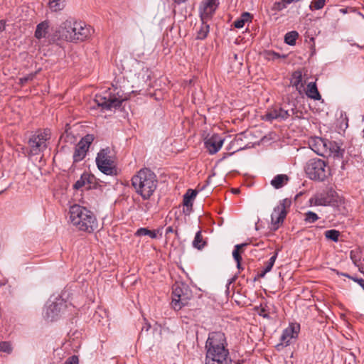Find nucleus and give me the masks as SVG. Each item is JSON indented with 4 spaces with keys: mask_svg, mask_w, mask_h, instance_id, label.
<instances>
[{
    "mask_svg": "<svg viewBox=\"0 0 364 364\" xmlns=\"http://www.w3.org/2000/svg\"><path fill=\"white\" fill-rule=\"evenodd\" d=\"M340 235V232L335 229L328 230L324 232V235L326 239L332 240L335 242L338 241Z\"/></svg>",
    "mask_w": 364,
    "mask_h": 364,
    "instance_id": "72a5a7b5",
    "label": "nucleus"
},
{
    "mask_svg": "<svg viewBox=\"0 0 364 364\" xmlns=\"http://www.w3.org/2000/svg\"><path fill=\"white\" fill-rule=\"evenodd\" d=\"M173 1L174 3H176L177 4H181L185 3L188 0H173Z\"/></svg>",
    "mask_w": 364,
    "mask_h": 364,
    "instance_id": "864d4df0",
    "label": "nucleus"
},
{
    "mask_svg": "<svg viewBox=\"0 0 364 364\" xmlns=\"http://www.w3.org/2000/svg\"><path fill=\"white\" fill-rule=\"evenodd\" d=\"M7 188H6L4 190H3V191H0V194H1V193L4 192Z\"/></svg>",
    "mask_w": 364,
    "mask_h": 364,
    "instance_id": "bf43d9fd",
    "label": "nucleus"
},
{
    "mask_svg": "<svg viewBox=\"0 0 364 364\" xmlns=\"http://www.w3.org/2000/svg\"><path fill=\"white\" fill-rule=\"evenodd\" d=\"M226 337L223 332H211L205 343V364H230Z\"/></svg>",
    "mask_w": 364,
    "mask_h": 364,
    "instance_id": "f257e3e1",
    "label": "nucleus"
},
{
    "mask_svg": "<svg viewBox=\"0 0 364 364\" xmlns=\"http://www.w3.org/2000/svg\"><path fill=\"white\" fill-rule=\"evenodd\" d=\"M267 308H268L267 306H261L259 308L257 307V314L259 316H262L267 319H270L271 317H270L269 313L268 312Z\"/></svg>",
    "mask_w": 364,
    "mask_h": 364,
    "instance_id": "4c0bfd02",
    "label": "nucleus"
},
{
    "mask_svg": "<svg viewBox=\"0 0 364 364\" xmlns=\"http://www.w3.org/2000/svg\"><path fill=\"white\" fill-rule=\"evenodd\" d=\"M132 185L135 192L146 200L150 199L157 188V176L151 169L144 168L132 176Z\"/></svg>",
    "mask_w": 364,
    "mask_h": 364,
    "instance_id": "20e7f679",
    "label": "nucleus"
},
{
    "mask_svg": "<svg viewBox=\"0 0 364 364\" xmlns=\"http://www.w3.org/2000/svg\"><path fill=\"white\" fill-rule=\"evenodd\" d=\"M280 57L279 54L274 51H268L266 53V58L268 60H275Z\"/></svg>",
    "mask_w": 364,
    "mask_h": 364,
    "instance_id": "79ce46f5",
    "label": "nucleus"
},
{
    "mask_svg": "<svg viewBox=\"0 0 364 364\" xmlns=\"http://www.w3.org/2000/svg\"><path fill=\"white\" fill-rule=\"evenodd\" d=\"M12 350L11 344L6 341L0 342V351L5 353H11Z\"/></svg>",
    "mask_w": 364,
    "mask_h": 364,
    "instance_id": "58836bf2",
    "label": "nucleus"
},
{
    "mask_svg": "<svg viewBox=\"0 0 364 364\" xmlns=\"http://www.w3.org/2000/svg\"><path fill=\"white\" fill-rule=\"evenodd\" d=\"M341 168H342V169H344V168H345V164H344V162H343V161H342Z\"/></svg>",
    "mask_w": 364,
    "mask_h": 364,
    "instance_id": "13d9d810",
    "label": "nucleus"
},
{
    "mask_svg": "<svg viewBox=\"0 0 364 364\" xmlns=\"http://www.w3.org/2000/svg\"><path fill=\"white\" fill-rule=\"evenodd\" d=\"M127 97L118 92L117 94H111L106 92L104 95H96L95 102L98 107H101L102 109L111 110L121 106L122 102L125 101Z\"/></svg>",
    "mask_w": 364,
    "mask_h": 364,
    "instance_id": "0eeeda50",
    "label": "nucleus"
},
{
    "mask_svg": "<svg viewBox=\"0 0 364 364\" xmlns=\"http://www.w3.org/2000/svg\"><path fill=\"white\" fill-rule=\"evenodd\" d=\"M290 4L287 2V0H281L279 1H276L273 4L271 10L276 14L278 11H282L283 9L287 7V5Z\"/></svg>",
    "mask_w": 364,
    "mask_h": 364,
    "instance_id": "f704fd0d",
    "label": "nucleus"
},
{
    "mask_svg": "<svg viewBox=\"0 0 364 364\" xmlns=\"http://www.w3.org/2000/svg\"><path fill=\"white\" fill-rule=\"evenodd\" d=\"M205 245V242L203 239L201 231H198L193 241V247L201 250Z\"/></svg>",
    "mask_w": 364,
    "mask_h": 364,
    "instance_id": "7c9ffc66",
    "label": "nucleus"
},
{
    "mask_svg": "<svg viewBox=\"0 0 364 364\" xmlns=\"http://www.w3.org/2000/svg\"><path fill=\"white\" fill-rule=\"evenodd\" d=\"M290 200L288 199L282 200L280 203L274 208V210L271 215L272 222L277 228H278L280 223H282L286 215L287 211L286 208L290 205Z\"/></svg>",
    "mask_w": 364,
    "mask_h": 364,
    "instance_id": "2eb2a0df",
    "label": "nucleus"
},
{
    "mask_svg": "<svg viewBox=\"0 0 364 364\" xmlns=\"http://www.w3.org/2000/svg\"><path fill=\"white\" fill-rule=\"evenodd\" d=\"M274 265H272V264H270L268 262L266 263V265H265V267L264 268V269L265 270V272H270L272 269Z\"/></svg>",
    "mask_w": 364,
    "mask_h": 364,
    "instance_id": "de8ad7c7",
    "label": "nucleus"
},
{
    "mask_svg": "<svg viewBox=\"0 0 364 364\" xmlns=\"http://www.w3.org/2000/svg\"><path fill=\"white\" fill-rule=\"evenodd\" d=\"M341 12H342V13H343V14H346V9H341Z\"/></svg>",
    "mask_w": 364,
    "mask_h": 364,
    "instance_id": "4d7b16f0",
    "label": "nucleus"
},
{
    "mask_svg": "<svg viewBox=\"0 0 364 364\" xmlns=\"http://www.w3.org/2000/svg\"><path fill=\"white\" fill-rule=\"evenodd\" d=\"M277 255H278V252H274V255H272V256L269 258V259L268 262H269V263H270V264H272V265H274V262H275V261H276V259H277Z\"/></svg>",
    "mask_w": 364,
    "mask_h": 364,
    "instance_id": "a18cd8bd",
    "label": "nucleus"
},
{
    "mask_svg": "<svg viewBox=\"0 0 364 364\" xmlns=\"http://www.w3.org/2000/svg\"><path fill=\"white\" fill-rule=\"evenodd\" d=\"M306 94L309 98L316 100H319L321 99V95L318 91L315 82H309L307 85Z\"/></svg>",
    "mask_w": 364,
    "mask_h": 364,
    "instance_id": "393cba45",
    "label": "nucleus"
},
{
    "mask_svg": "<svg viewBox=\"0 0 364 364\" xmlns=\"http://www.w3.org/2000/svg\"><path fill=\"white\" fill-rule=\"evenodd\" d=\"M218 0H203L199 8L200 19H210L218 6Z\"/></svg>",
    "mask_w": 364,
    "mask_h": 364,
    "instance_id": "f3484780",
    "label": "nucleus"
},
{
    "mask_svg": "<svg viewBox=\"0 0 364 364\" xmlns=\"http://www.w3.org/2000/svg\"><path fill=\"white\" fill-rule=\"evenodd\" d=\"M326 0H313L309 6L311 10H319L325 6Z\"/></svg>",
    "mask_w": 364,
    "mask_h": 364,
    "instance_id": "e433bc0d",
    "label": "nucleus"
},
{
    "mask_svg": "<svg viewBox=\"0 0 364 364\" xmlns=\"http://www.w3.org/2000/svg\"><path fill=\"white\" fill-rule=\"evenodd\" d=\"M69 221L78 230L89 233L98 228V221L95 214L85 207L77 204L70 207Z\"/></svg>",
    "mask_w": 364,
    "mask_h": 364,
    "instance_id": "7ed1b4c3",
    "label": "nucleus"
},
{
    "mask_svg": "<svg viewBox=\"0 0 364 364\" xmlns=\"http://www.w3.org/2000/svg\"><path fill=\"white\" fill-rule=\"evenodd\" d=\"M238 192H239V191H238V190H235V191H234V193H238Z\"/></svg>",
    "mask_w": 364,
    "mask_h": 364,
    "instance_id": "052dcab7",
    "label": "nucleus"
},
{
    "mask_svg": "<svg viewBox=\"0 0 364 364\" xmlns=\"http://www.w3.org/2000/svg\"><path fill=\"white\" fill-rule=\"evenodd\" d=\"M224 140V138L220 135L214 134L205 139L204 142L205 147L210 154H215L221 149Z\"/></svg>",
    "mask_w": 364,
    "mask_h": 364,
    "instance_id": "a211bd4d",
    "label": "nucleus"
},
{
    "mask_svg": "<svg viewBox=\"0 0 364 364\" xmlns=\"http://www.w3.org/2000/svg\"><path fill=\"white\" fill-rule=\"evenodd\" d=\"M92 134H87L82 137L75 146L73 154L74 162L81 161L86 156L87 152L92 142L94 140Z\"/></svg>",
    "mask_w": 364,
    "mask_h": 364,
    "instance_id": "ddd939ff",
    "label": "nucleus"
},
{
    "mask_svg": "<svg viewBox=\"0 0 364 364\" xmlns=\"http://www.w3.org/2000/svg\"><path fill=\"white\" fill-rule=\"evenodd\" d=\"M246 245H247L246 243L236 245L235 246V249H234V250L232 252V256H233L234 259L237 262V267L238 269H242L241 264H240L242 257L240 255L239 251H240V250L242 247H245Z\"/></svg>",
    "mask_w": 364,
    "mask_h": 364,
    "instance_id": "c756f323",
    "label": "nucleus"
},
{
    "mask_svg": "<svg viewBox=\"0 0 364 364\" xmlns=\"http://www.w3.org/2000/svg\"><path fill=\"white\" fill-rule=\"evenodd\" d=\"M201 20V25L199 28V29L197 31V39L203 40L205 39L209 31H210V26L209 24L207 23V21L208 19H200Z\"/></svg>",
    "mask_w": 364,
    "mask_h": 364,
    "instance_id": "a878e982",
    "label": "nucleus"
},
{
    "mask_svg": "<svg viewBox=\"0 0 364 364\" xmlns=\"http://www.w3.org/2000/svg\"><path fill=\"white\" fill-rule=\"evenodd\" d=\"M50 138V132L49 129L38 131L32 135L28 142L30 147V154L37 155L44 151L47 148V141Z\"/></svg>",
    "mask_w": 364,
    "mask_h": 364,
    "instance_id": "1a4fd4ad",
    "label": "nucleus"
},
{
    "mask_svg": "<svg viewBox=\"0 0 364 364\" xmlns=\"http://www.w3.org/2000/svg\"><path fill=\"white\" fill-rule=\"evenodd\" d=\"M318 219V215L312 211H307L304 214V221L306 223H314Z\"/></svg>",
    "mask_w": 364,
    "mask_h": 364,
    "instance_id": "c9c22d12",
    "label": "nucleus"
},
{
    "mask_svg": "<svg viewBox=\"0 0 364 364\" xmlns=\"http://www.w3.org/2000/svg\"><path fill=\"white\" fill-rule=\"evenodd\" d=\"M95 161L99 170L103 173L113 175L115 173L114 157L109 148L100 150Z\"/></svg>",
    "mask_w": 364,
    "mask_h": 364,
    "instance_id": "9d476101",
    "label": "nucleus"
},
{
    "mask_svg": "<svg viewBox=\"0 0 364 364\" xmlns=\"http://www.w3.org/2000/svg\"><path fill=\"white\" fill-rule=\"evenodd\" d=\"M35 76H36V73H30V74L27 75L26 76L20 78L19 79L20 83L21 85H23V84L26 83L27 82L32 80L35 77Z\"/></svg>",
    "mask_w": 364,
    "mask_h": 364,
    "instance_id": "a19ab883",
    "label": "nucleus"
},
{
    "mask_svg": "<svg viewBox=\"0 0 364 364\" xmlns=\"http://www.w3.org/2000/svg\"><path fill=\"white\" fill-rule=\"evenodd\" d=\"M198 192L196 191L188 189L186 194L183 196V205L186 207V210H183V212L186 214H188L193 207V200L196 198Z\"/></svg>",
    "mask_w": 364,
    "mask_h": 364,
    "instance_id": "aec40b11",
    "label": "nucleus"
},
{
    "mask_svg": "<svg viewBox=\"0 0 364 364\" xmlns=\"http://www.w3.org/2000/svg\"><path fill=\"white\" fill-rule=\"evenodd\" d=\"M341 275H343V276L346 277L348 278H350L351 279H355V277H353L350 276L349 274H348L346 273H341Z\"/></svg>",
    "mask_w": 364,
    "mask_h": 364,
    "instance_id": "5fc2aeb1",
    "label": "nucleus"
},
{
    "mask_svg": "<svg viewBox=\"0 0 364 364\" xmlns=\"http://www.w3.org/2000/svg\"><path fill=\"white\" fill-rule=\"evenodd\" d=\"M135 235L137 237L149 236L152 239L157 237V233L156 230H150L146 228H140L135 232Z\"/></svg>",
    "mask_w": 364,
    "mask_h": 364,
    "instance_id": "c85d7f7f",
    "label": "nucleus"
},
{
    "mask_svg": "<svg viewBox=\"0 0 364 364\" xmlns=\"http://www.w3.org/2000/svg\"><path fill=\"white\" fill-rule=\"evenodd\" d=\"M171 305L175 310H180L188 304L192 297V292L188 286L183 283H175L173 286Z\"/></svg>",
    "mask_w": 364,
    "mask_h": 364,
    "instance_id": "423d86ee",
    "label": "nucleus"
},
{
    "mask_svg": "<svg viewBox=\"0 0 364 364\" xmlns=\"http://www.w3.org/2000/svg\"><path fill=\"white\" fill-rule=\"evenodd\" d=\"M359 271H360L361 273L364 274V269H363V267H360V268H359Z\"/></svg>",
    "mask_w": 364,
    "mask_h": 364,
    "instance_id": "6e6d98bb",
    "label": "nucleus"
},
{
    "mask_svg": "<svg viewBox=\"0 0 364 364\" xmlns=\"http://www.w3.org/2000/svg\"><path fill=\"white\" fill-rule=\"evenodd\" d=\"M289 181V177L285 174H278L271 181V185L276 189L284 186Z\"/></svg>",
    "mask_w": 364,
    "mask_h": 364,
    "instance_id": "b1692460",
    "label": "nucleus"
},
{
    "mask_svg": "<svg viewBox=\"0 0 364 364\" xmlns=\"http://www.w3.org/2000/svg\"><path fill=\"white\" fill-rule=\"evenodd\" d=\"M93 29L85 23L69 18L56 29L58 39L68 42L84 41L92 33Z\"/></svg>",
    "mask_w": 364,
    "mask_h": 364,
    "instance_id": "f03ea898",
    "label": "nucleus"
},
{
    "mask_svg": "<svg viewBox=\"0 0 364 364\" xmlns=\"http://www.w3.org/2000/svg\"><path fill=\"white\" fill-rule=\"evenodd\" d=\"M328 140L319 136H312L308 140L309 148L316 154L321 156H326V154L329 152L327 149Z\"/></svg>",
    "mask_w": 364,
    "mask_h": 364,
    "instance_id": "4468645a",
    "label": "nucleus"
},
{
    "mask_svg": "<svg viewBox=\"0 0 364 364\" xmlns=\"http://www.w3.org/2000/svg\"><path fill=\"white\" fill-rule=\"evenodd\" d=\"M65 0H50L49 7L53 11L62 10L65 6Z\"/></svg>",
    "mask_w": 364,
    "mask_h": 364,
    "instance_id": "473e14b6",
    "label": "nucleus"
},
{
    "mask_svg": "<svg viewBox=\"0 0 364 364\" xmlns=\"http://www.w3.org/2000/svg\"><path fill=\"white\" fill-rule=\"evenodd\" d=\"M173 232V228L171 226H168V228H166V235H167L168 233H171V232Z\"/></svg>",
    "mask_w": 364,
    "mask_h": 364,
    "instance_id": "3c124183",
    "label": "nucleus"
},
{
    "mask_svg": "<svg viewBox=\"0 0 364 364\" xmlns=\"http://www.w3.org/2000/svg\"><path fill=\"white\" fill-rule=\"evenodd\" d=\"M151 328V324L147 322L145 323L144 326L142 327L141 331H148Z\"/></svg>",
    "mask_w": 364,
    "mask_h": 364,
    "instance_id": "09e8293b",
    "label": "nucleus"
},
{
    "mask_svg": "<svg viewBox=\"0 0 364 364\" xmlns=\"http://www.w3.org/2000/svg\"><path fill=\"white\" fill-rule=\"evenodd\" d=\"M291 83L299 93H301L304 85L302 81V72L301 70H297L292 73Z\"/></svg>",
    "mask_w": 364,
    "mask_h": 364,
    "instance_id": "412c9836",
    "label": "nucleus"
},
{
    "mask_svg": "<svg viewBox=\"0 0 364 364\" xmlns=\"http://www.w3.org/2000/svg\"><path fill=\"white\" fill-rule=\"evenodd\" d=\"M353 280L359 284L360 287H361L364 290V279L355 278L353 279Z\"/></svg>",
    "mask_w": 364,
    "mask_h": 364,
    "instance_id": "49530a36",
    "label": "nucleus"
},
{
    "mask_svg": "<svg viewBox=\"0 0 364 364\" xmlns=\"http://www.w3.org/2000/svg\"><path fill=\"white\" fill-rule=\"evenodd\" d=\"M78 357L76 355H72L69 357L63 364H78Z\"/></svg>",
    "mask_w": 364,
    "mask_h": 364,
    "instance_id": "37998d69",
    "label": "nucleus"
},
{
    "mask_svg": "<svg viewBox=\"0 0 364 364\" xmlns=\"http://www.w3.org/2000/svg\"><path fill=\"white\" fill-rule=\"evenodd\" d=\"M300 331V325L297 323H291L289 326L285 328L280 338V343L277 345V348L280 349V347H286L289 346L292 340H295L299 335Z\"/></svg>",
    "mask_w": 364,
    "mask_h": 364,
    "instance_id": "f8f14e48",
    "label": "nucleus"
},
{
    "mask_svg": "<svg viewBox=\"0 0 364 364\" xmlns=\"http://www.w3.org/2000/svg\"><path fill=\"white\" fill-rule=\"evenodd\" d=\"M327 149L329 151L326 156H333L334 158L341 159L343 158L344 151L334 141H328Z\"/></svg>",
    "mask_w": 364,
    "mask_h": 364,
    "instance_id": "4be33fe9",
    "label": "nucleus"
},
{
    "mask_svg": "<svg viewBox=\"0 0 364 364\" xmlns=\"http://www.w3.org/2000/svg\"><path fill=\"white\" fill-rule=\"evenodd\" d=\"M65 306V301L61 297H50L44 307V318L49 321H54L59 316L60 314L64 310Z\"/></svg>",
    "mask_w": 364,
    "mask_h": 364,
    "instance_id": "6e6552de",
    "label": "nucleus"
},
{
    "mask_svg": "<svg viewBox=\"0 0 364 364\" xmlns=\"http://www.w3.org/2000/svg\"><path fill=\"white\" fill-rule=\"evenodd\" d=\"M242 136H243L242 133L237 134L235 138L234 139V140L232 142L233 144L237 145L238 147L237 149V151L244 149V147H242V144H240V142L242 141Z\"/></svg>",
    "mask_w": 364,
    "mask_h": 364,
    "instance_id": "ea45409f",
    "label": "nucleus"
},
{
    "mask_svg": "<svg viewBox=\"0 0 364 364\" xmlns=\"http://www.w3.org/2000/svg\"><path fill=\"white\" fill-rule=\"evenodd\" d=\"M336 202L337 194L331 188L316 193L309 199L311 205L316 206L334 205Z\"/></svg>",
    "mask_w": 364,
    "mask_h": 364,
    "instance_id": "9b49d317",
    "label": "nucleus"
},
{
    "mask_svg": "<svg viewBox=\"0 0 364 364\" xmlns=\"http://www.w3.org/2000/svg\"><path fill=\"white\" fill-rule=\"evenodd\" d=\"M267 273V272H265V270L263 269L261 272H259L258 274V277H264L266 275Z\"/></svg>",
    "mask_w": 364,
    "mask_h": 364,
    "instance_id": "603ef678",
    "label": "nucleus"
},
{
    "mask_svg": "<svg viewBox=\"0 0 364 364\" xmlns=\"http://www.w3.org/2000/svg\"><path fill=\"white\" fill-rule=\"evenodd\" d=\"M307 177L316 181H324L331 175V168L323 159L314 158L309 159L304 166Z\"/></svg>",
    "mask_w": 364,
    "mask_h": 364,
    "instance_id": "39448f33",
    "label": "nucleus"
},
{
    "mask_svg": "<svg viewBox=\"0 0 364 364\" xmlns=\"http://www.w3.org/2000/svg\"><path fill=\"white\" fill-rule=\"evenodd\" d=\"M94 176L87 172H85L81 175L80 178L74 183L73 188L78 190L82 187H85L86 189H90L92 187V184L94 183Z\"/></svg>",
    "mask_w": 364,
    "mask_h": 364,
    "instance_id": "6ab92c4d",
    "label": "nucleus"
},
{
    "mask_svg": "<svg viewBox=\"0 0 364 364\" xmlns=\"http://www.w3.org/2000/svg\"><path fill=\"white\" fill-rule=\"evenodd\" d=\"M251 18L252 16L249 12H244L239 18L234 21V26L236 28H242L246 22L251 21Z\"/></svg>",
    "mask_w": 364,
    "mask_h": 364,
    "instance_id": "cd10ccee",
    "label": "nucleus"
},
{
    "mask_svg": "<svg viewBox=\"0 0 364 364\" xmlns=\"http://www.w3.org/2000/svg\"><path fill=\"white\" fill-rule=\"evenodd\" d=\"M50 23L48 21H44L38 23L35 31V37L37 39L46 38L48 33Z\"/></svg>",
    "mask_w": 364,
    "mask_h": 364,
    "instance_id": "5701e85b",
    "label": "nucleus"
},
{
    "mask_svg": "<svg viewBox=\"0 0 364 364\" xmlns=\"http://www.w3.org/2000/svg\"><path fill=\"white\" fill-rule=\"evenodd\" d=\"M262 119L270 122L274 120L283 122L288 119V112L282 109L280 106H275L268 109Z\"/></svg>",
    "mask_w": 364,
    "mask_h": 364,
    "instance_id": "dca6fc26",
    "label": "nucleus"
},
{
    "mask_svg": "<svg viewBox=\"0 0 364 364\" xmlns=\"http://www.w3.org/2000/svg\"><path fill=\"white\" fill-rule=\"evenodd\" d=\"M151 208V204L149 202L144 203L141 205V208L144 212H147Z\"/></svg>",
    "mask_w": 364,
    "mask_h": 364,
    "instance_id": "c03bdc74",
    "label": "nucleus"
},
{
    "mask_svg": "<svg viewBox=\"0 0 364 364\" xmlns=\"http://www.w3.org/2000/svg\"><path fill=\"white\" fill-rule=\"evenodd\" d=\"M6 23L4 21H0V33L5 29Z\"/></svg>",
    "mask_w": 364,
    "mask_h": 364,
    "instance_id": "8fccbe9b",
    "label": "nucleus"
},
{
    "mask_svg": "<svg viewBox=\"0 0 364 364\" xmlns=\"http://www.w3.org/2000/svg\"><path fill=\"white\" fill-rule=\"evenodd\" d=\"M299 37L298 32L293 31L285 34L284 42L289 46H294L296 41Z\"/></svg>",
    "mask_w": 364,
    "mask_h": 364,
    "instance_id": "2f4dec72",
    "label": "nucleus"
},
{
    "mask_svg": "<svg viewBox=\"0 0 364 364\" xmlns=\"http://www.w3.org/2000/svg\"><path fill=\"white\" fill-rule=\"evenodd\" d=\"M279 106L282 109L287 111L288 119L297 114L296 105L293 101L288 100L287 102H283Z\"/></svg>",
    "mask_w": 364,
    "mask_h": 364,
    "instance_id": "bb28decb",
    "label": "nucleus"
}]
</instances>
